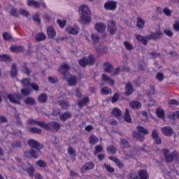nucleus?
Segmentation results:
<instances>
[{
  "instance_id": "64",
  "label": "nucleus",
  "mask_w": 179,
  "mask_h": 179,
  "mask_svg": "<svg viewBox=\"0 0 179 179\" xmlns=\"http://www.w3.org/2000/svg\"><path fill=\"white\" fill-rule=\"evenodd\" d=\"M173 30L175 31H179V22H177L173 24Z\"/></svg>"
},
{
  "instance_id": "25",
  "label": "nucleus",
  "mask_w": 179,
  "mask_h": 179,
  "mask_svg": "<svg viewBox=\"0 0 179 179\" xmlns=\"http://www.w3.org/2000/svg\"><path fill=\"white\" fill-rule=\"evenodd\" d=\"M129 106L131 108H134V110H139L141 107H142V103L139 101H133L130 102Z\"/></svg>"
},
{
  "instance_id": "14",
  "label": "nucleus",
  "mask_w": 179,
  "mask_h": 179,
  "mask_svg": "<svg viewBox=\"0 0 179 179\" xmlns=\"http://www.w3.org/2000/svg\"><path fill=\"white\" fill-rule=\"evenodd\" d=\"M162 134L163 135H165V136H171L173 134H174V131H173V129L170 127H164L161 129Z\"/></svg>"
},
{
  "instance_id": "57",
  "label": "nucleus",
  "mask_w": 179,
  "mask_h": 179,
  "mask_svg": "<svg viewBox=\"0 0 179 179\" xmlns=\"http://www.w3.org/2000/svg\"><path fill=\"white\" fill-rule=\"evenodd\" d=\"M36 164L38 166V167H45V166H47V163L43 160L38 161Z\"/></svg>"
},
{
  "instance_id": "20",
  "label": "nucleus",
  "mask_w": 179,
  "mask_h": 179,
  "mask_svg": "<svg viewBox=\"0 0 179 179\" xmlns=\"http://www.w3.org/2000/svg\"><path fill=\"white\" fill-rule=\"evenodd\" d=\"M47 34L49 38H54L57 36V32L52 27H48L47 28Z\"/></svg>"
},
{
  "instance_id": "38",
  "label": "nucleus",
  "mask_w": 179,
  "mask_h": 179,
  "mask_svg": "<svg viewBox=\"0 0 179 179\" xmlns=\"http://www.w3.org/2000/svg\"><path fill=\"white\" fill-rule=\"evenodd\" d=\"M66 31L69 33V34H78V29H75L74 27H69V28L66 29Z\"/></svg>"
},
{
  "instance_id": "24",
  "label": "nucleus",
  "mask_w": 179,
  "mask_h": 179,
  "mask_svg": "<svg viewBox=\"0 0 179 179\" xmlns=\"http://www.w3.org/2000/svg\"><path fill=\"white\" fill-rule=\"evenodd\" d=\"M112 115L115 117L116 118H121V115H122V113L121 110L118 108H114L112 110Z\"/></svg>"
},
{
  "instance_id": "18",
  "label": "nucleus",
  "mask_w": 179,
  "mask_h": 179,
  "mask_svg": "<svg viewBox=\"0 0 179 179\" xmlns=\"http://www.w3.org/2000/svg\"><path fill=\"white\" fill-rule=\"evenodd\" d=\"M133 179H148V172L145 170L138 171V176L132 177Z\"/></svg>"
},
{
  "instance_id": "46",
  "label": "nucleus",
  "mask_w": 179,
  "mask_h": 179,
  "mask_svg": "<svg viewBox=\"0 0 179 179\" xmlns=\"http://www.w3.org/2000/svg\"><path fill=\"white\" fill-rule=\"evenodd\" d=\"M87 103H89V98L85 97L82 101L78 102V106L79 107H83V106H85Z\"/></svg>"
},
{
  "instance_id": "34",
  "label": "nucleus",
  "mask_w": 179,
  "mask_h": 179,
  "mask_svg": "<svg viewBox=\"0 0 179 179\" xmlns=\"http://www.w3.org/2000/svg\"><path fill=\"white\" fill-rule=\"evenodd\" d=\"M156 114L158 118H164V110L161 108L156 110Z\"/></svg>"
},
{
  "instance_id": "44",
  "label": "nucleus",
  "mask_w": 179,
  "mask_h": 179,
  "mask_svg": "<svg viewBox=\"0 0 179 179\" xmlns=\"http://www.w3.org/2000/svg\"><path fill=\"white\" fill-rule=\"evenodd\" d=\"M38 100L39 103H45L47 101V94H41L38 96Z\"/></svg>"
},
{
  "instance_id": "56",
  "label": "nucleus",
  "mask_w": 179,
  "mask_h": 179,
  "mask_svg": "<svg viewBox=\"0 0 179 179\" xmlns=\"http://www.w3.org/2000/svg\"><path fill=\"white\" fill-rule=\"evenodd\" d=\"M32 19L34 22H37V23H40L41 22V19L38 16V13H36L33 17Z\"/></svg>"
},
{
  "instance_id": "7",
  "label": "nucleus",
  "mask_w": 179,
  "mask_h": 179,
  "mask_svg": "<svg viewBox=\"0 0 179 179\" xmlns=\"http://www.w3.org/2000/svg\"><path fill=\"white\" fill-rule=\"evenodd\" d=\"M8 99H9L11 103H14L15 104H20V100H22V95L20 94H8L7 96Z\"/></svg>"
},
{
  "instance_id": "31",
  "label": "nucleus",
  "mask_w": 179,
  "mask_h": 179,
  "mask_svg": "<svg viewBox=\"0 0 179 179\" xmlns=\"http://www.w3.org/2000/svg\"><path fill=\"white\" fill-rule=\"evenodd\" d=\"M136 38H137V40H138V41H141V43H143V44L144 45H148V41H146L145 37H143V36L139 35V34H136Z\"/></svg>"
},
{
  "instance_id": "41",
  "label": "nucleus",
  "mask_w": 179,
  "mask_h": 179,
  "mask_svg": "<svg viewBox=\"0 0 179 179\" xmlns=\"http://www.w3.org/2000/svg\"><path fill=\"white\" fill-rule=\"evenodd\" d=\"M101 94H111V89L104 87L101 90Z\"/></svg>"
},
{
  "instance_id": "59",
  "label": "nucleus",
  "mask_w": 179,
  "mask_h": 179,
  "mask_svg": "<svg viewBox=\"0 0 179 179\" xmlns=\"http://www.w3.org/2000/svg\"><path fill=\"white\" fill-rule=\"evenodd\" d=\"M164 34H166V36H167L168 37H173V31H171L170 29H165L164 31Z\"/></svg>"
},
{
  "instance_id": "23",
  "label": "nucleus",
  "mask_w": 179,
  "mask_h": 179,
  "mask_svg": "<svg viewBox=\"0 0 179 179\" xmlns=\"http://www.w3.org/2000/svg\"><path fill=\"white\" fill-rule=\"evenodd\" d=\"M102 80H103V82H106V83H108L110 86L114 85V80L110 78V77H108L106 74L102 75Z\"/></svg>"
},
{
  "instance_id": "37",
  "label": "nucleus",
  "mask_w": 179,
  "mask_h": 179,
  "mask_svg": "<svg viewBox=\"0 0 179 179\" xmlns=\"http://www.w3.org/2000/svg\"><path fill=\"white\" fill-rule=\"evenodd\" d=\"M96 48V51H97V52H99L100 54H106L107 52V47L104 46V47H95Z\"/></svg>"
},
{
  "instance_id": "2",
  "label": "nucleus",
  "mask_w": 179,
  "mask_h": 179,
  "mask_svg": "<svg viewBox=\"0 0 179 179\" xmlns=\"http://www.w3.org/2000/svg\"><path fill=\"white\" fill-rule=\"evenodd\" d=\"M80 19L85 24H89L92 22V13L87 6L83 5L79 7Z\"/></svg>"
},
{
  "instance_id": "61",
  "label": "nucleus",
  "mask_w": 179,
  "mask_h": 179,
  "mask_svg": "<svg viewBox=\"0 0 179 179\" xmlns=\"http://www.w3.org/2000/svg\"><path fill=\"white\" fill-rule=\"evenodd\" d=\"M31 132H34V134H41V129L38 128H31L30 129Z\"/></svg>"
},
{
  "instance_id": "10",
  "label": "nucleus",
  "mask_w": 179,
  "mask_h": 179,
  "mask_svg": "<svg viewBox=\"0 0 179 179\" xmlns=\"http://www.w3.org/2000/svg\"><path fill=\"white\" fill-rule=\"evenodd\" d=\"M104 8L106 10H115L117 9V2L109 1L105 3Z\"/></svg>"
},
{
  "instance_id": "54",
  "label": "nucleus",
  "mask_w": 179,
  "mask_h": 179,
  "mask_svg": "<svg viewBox=\"0 0 179 179\" xmlns=\"http://www.w3.org/2000/svg\"><path fill=\"white\" fill-rule=\"evenodd\" d=\"M22 94H23V96H27L29 94H30V93L31 92V90L29 89H22L21 90Z\"/></svg>"
},
{
  "instance_id": "52",
  "label": "nucleus",
  "mask_w": 179,
  "mask_h": 179,
  "mask_svg": "<svg viewBox=\"0 0 179 179\" xmlns=\"http://www.w3.org/2000/svg\"><path fill=\"white\" fill-rule=\"evenodd\" d=\"M3 38L6 41L10 40L12 35L9 32H5L3 34Z\"/></svg>"
},
{
  "instance_id": "39",
  "label": "nucleus",
  "mask_w": 179,
  "mask_h": 179,
  "mask_svg": "<svg viewBox=\"0 0 179 179\" xmlns=\"http://www.w3.org/2000/svg\"><path fill=\"white\" fill-rule=\"evenodd\" d=\"M137 130L138 131V132L143 134L144 135H148V134H149L148 129H145L142 126L137 127Z\"/></svg>"
},
{
  "instance_id": "19",
  "label": "nucleus",
  "mask_w": 179,
  "mask_h": 179,
  "mask_svg": "<svg viewBox=\"0 0 179 179\" xmlns=\"http://www.w3.org/2000/svg\"><path fill=\"white\" fill-rule=\"evenodd\" d=\"M121 71V69L120 68H106L105 69V72H107L108 73H110V75H118Z\"/></svg>"
},
{
  "instance_id": "63",
  "label": "nucleus",
  "mask_w": 179,
  "mask_h": 179,
  "mask_svg": "<svg viewBox=\"0 0 179 179\" xmlns=\"http://www.w3.org/2000/svg\"><path fill=\"white\" fill-rule=\"evenodd\" d=\"M100 152H103V147L101 145H96L95 147V153H100Z\"/></svg>"
},
{
  "instance_id": "8",
  "label": "nucleus",
  "mask_w": 179,
  "mask_h": 179,
  "mask_svg": "<svg viewBox=\"0 0 179 179\" xmlns=\"http://www.w3.org/2000/svg\"><path fill=\"white\" fill-rule=\"evenodd\" d=\"M163 36V33L161 31L152 32L150 35L145 37L146 40H160Z\"/></svg>"
},
{
  "instance_id": "16",
  "label": "nucleus",
  "mask_w": 179,
  "mask_h": 179,
  "mask_svg": "<svg viewBox=\"0 0 179 179\" xmlns=\"http://www.w3.org/2000/svg\"><path fill=\"white\" fill-rule=\"evenodd\" d=\"M94 168V164L93 162H87L81 167V173H86L87 170H92Z\"/></svg>"
},
{
  "instance_id": "53",
  "label": "nucleus",
  "mask_w": 179,
  "mask_h": 179,
  "mask_svg": "<svg viewBox=\"0 0 179 179\" xmlns=\"http://www.w3.org/2000/svg\"><path fill=\"white\" fill-rule=\"evenodd\" d=\"M57 23L62 29H64V27H65V25L66 24V21L57 20Z\"/></svg>"
},
{
  "instance_id": "47",
  "label": "nucleus",
  "mask_w": 179,
  "mask_h": 179,
  "mask_svg": "<svg viewBox=\"0 0 179 179\" xmlns=\"http://www.w3.org/2000/svg\"><path fill=\"white\" fill-rule=\"evenodd\" d=\"M124 118V121H126L127 122H131V115H129V110L127 108L126 109V113Z\"/></svg>"
},
{
  "instance_id": "43",
  "label": "nucleus",
  "mask_w": 179,
  "mask_h": 179,
  "mask_svg": "<svg viewBox=\"0 0 179 179\" xmlns=\"http://www.w3.org/2000/svg\"><path fill=\"white\" fill-rule=\"evenodd\" d=\"M59 104L61 106L62 108L64 110H66L68 107H69V103L66 101H59Z\"/></svg>"
},
{
  "instance_id": "48",
  "label": "nucleus",
  "mask_w": 179,
  "mask_h": 179,
  "mask_svg": "<svg viewBox=\"0 0 179 179\" xmlns=\"http://www.w3.org/2000/svg\"><path fill=\"white\" fill-rule=\"evenodd\" d=\"M19 12L22 16H25V17H29V16H30V13L24 9L20 8Z\"/></svg>"
},
{
  "instance_id": "21",
  "label": "nucleus",
  "mask_w": 179,
  "mask_h": 179,
  "mask_svg": "<svg viewBox=\"0 0 179 179\" xmlns=\"http://www.w3.org/2000/svg\"><path fill=\"white\" fill-rule=\"evenodd\" d=\"M133 93H134V87H132V84H131L130 83H127L126 84L124 94H126V96H131V94Z\"/></svg>"
},
{
  "instance_id": "40",
  "label": "nucleus",
  "mask_w": 179,
  "mask_h": 179,
  "mask_svg": "<svg viewBox=\"0 0 179 179\" xmlns=\"http://www.w3.org/2000/svg\"><path fill=\"white\" fill-rule=\"evenodd\" d=\"M45 34L43 33H39L36 36V41H43V40H45Z\"/></svg>"
},
{
  "instance_id": "60",
  "label": "nucleus",
  "mask_w": 179,
  "mask_h": 179,
  "mask_svg": "<svg viewBox=\"0 0 179 179\" xmlns=\"http://www.w3.org/2000/svg\"><path fill=\"white\" fill-rule=\"evenodd\" d=\"M120 99V95L119 94H114L113 96L112 97L111 101L112 103H117L118 101V99Z\"/></svg>"
},
{
  "instance_id": "17",
  "label": "nucleus",
  "mask_w": 179,
  "mask_h": 179,
  "mask_svg": "<svg viewBox=\"0 0 179 179\" xmlns=\"http://www.w3.org/2000/svg\"><path fill=\"white\" fill-rule=\"evenodd\" d=\"M106 28L107 26L103 22H98L95 24V30H96L98 33H103Z\"/></svg>"
},
{
  "instance_id": "29",
  "label": "nucleus",
  "mask_w": 179,
  "mask_h": 179,
  "mask_svg": "<svg viewBox=\"0 0 179 179\" xmlns=\"http://www.w3.org/2000/svg\"><path fill=\"white\" fill-rule=\"evenodd\" d=\"M71 117H72V114L69 112H66L60 115V120L61 121H66V120L71 118Z\"/></svg>"
},
{
  "instance_id": "45",
  "label": "nucleus",
  "mask_w": 179,
  "mask_h": 179,
  "mask_svg": "<svg viewBox=\"0 0 179 179\" xmlns=\"http://www.w3.org/2000/svg\"><path fill=\"white\" fill-rule=\"evenodd\" d=\"M108 153H110V155H114L117 152V148L114 146H109L106 149Z\"/></svg>"
},
{
  "instance_id": "5",
  "label": "nucleus",
  "mask_w": 179,
  "mask_h": 179,
  "mask_svg": "<svg viewBox=\"0 0 179 179\" xmlns=\"http://www.w3.org/2000/svg\"><path fill=\"white\" fill-rule=\"evenodd\" d=\"M96 62V59L93 55H90L88 57H83L81 59L78 61L79 65L85 68V66H87V65H94Z\"/></svg>"
},
{
  "instance_id": "3",
  "label": "nucleus",
  "mask_w": 179,
  "mask_h": 179,
  "mask_svg": "<svg viewBox=\"0 0 179 179\" xmlns=\"http://www.w3.org/2000/svg\"><path fill=\"white\" fill-rule=\"evenodd\" d=\"M66 68L59 69V72H61L66 79L69 86H76L78 85V78L75 76L70 75Z\"/></svg>"
},
{
  "instance_id": "36",
  "label": "nucleus",
  "mask_w": 179,
  "mask_h": 179,
  "mask_svg": "<svg viewBox=\"0 0 179 179\" xmlns=\"http://www.w3.org/2000/svg\"><path fill=\"white\" fill-rule=\"evenodd\" d=\"M22 50H23V47H22V46H11L10 48V50L12 52H20V51H22Z\"/></svg>"
},
{
  "instance_id": "27",
  "label": "nucleus",
  "mask_w": 179,
  "mask_h": 179,
  "mask_svg": "<svg viewBox=\"0 0 179 179\" xmlns=\"http://www.w3.org/2000/svg\"><path fill=\"white\" fill-rule=\"evenodd\" d=\"M27 5L28 6H34L36 9H38V8H40V3L34 0H28Z\"/></svg>"
},
{
  "instance_id": "32",
  "label": "nucleus",
  "mask_w": 179,
  "mask_h": 179,
  "mask_svg": "<svg viewBox=\"0 0 179 179\" xmlns=\"http://www.w3.org/2000/svg\"><path fill=\"white\" fill-rule=\"evenodd\" d=\"M135 139H137V141H140V142H143V139H145V137L143 136V135H141L139 133H137L136 131H134L133 134Z\"/></svg>"
},
{
  "instance_id": "12",
  "label": "nucleus",
  "mask_w": 179,
  "mask_h": 179,
  "mask_svg": "<svg viewBox=\"0 0 179 179\" xmlns=\"http://www.w3.org/2000/svg\"><path fill=\"white\" fill-rule=\"evenodd\" d=\"M59 124L55 122H52L48 124H45L44 125V129H59Z\"/></svg>"
},
{
  "instance_id": "30",
  "label": "nucleus",
  "mask_w": 179,
  "mask_h": 179,
  "mask_svg": "<svg viewBox=\"0 0 179 179\" xmlns=\"http://www.w3.org/2000/svg\"><path fill=\"white\" fill-rule=\"evenodd\" d=\"M136 26L138 29H143L145 27V20L141 17H138Z\"/></svg>"
},
{
  "instance_id": "51",
  "label": "nucleus",
  "mask_w": 179,
  "mask_h": 179,
  "mask_svg": "<svg viewBox=\"0 0 179 179\" xmlns=\"http://www.w3.org/2000/svg\"><path fill=\"white\" fill-rule=\"evenodd\" d=\"M124 45L125 46L127 50H128L129 51H131V50H134V47L132 46V45H131V43L127 41L124 42Z\"/></svg>"
},
{
  "instance_id": "42",
  "label": "nucleus",
  "mask_w": 179,
  "mask_h": 179,
  "mask_svg": "<svg viewBox=\"0 0 179 179\" xmlns=\"http://www.w3.org/2000/svg\"><path fill=\"white\" fill-rule=\"evenodd\" d=\"M26 156L27 157H34V159H37L38 156L37 154H36V152L34 150H31L30 152H26Z\"/></svg>"
},
{
  "instance_id": "6",
  "label": "nucleus",
  "mask_w": 179,
  "mask_h": 179,
  "mask_svg": "<svg viewBox=\"0 0 179 179\" xmlns=\"http://www.w3.org/2000/svg\"><path fill=\"white\" fill-rule=\"evenodd\" d=\"M17 171H22L23 170L24 171H27L28 174L29 176H33L34 174V168L30 165V164L27 163L26 164L23 165L22 167L20 169V166H17V168H16Z\"/></svg>"
},
{
  "instance_id": "49",
  "label": "nucleus",
  "mask_w": 179,
  "mask_h": 179,
  "mask_svg": "<svg viewBox=\"0 0 179 179\" xmlns=\"http://www.w3.org/2000/svg\"><path fill=\"white\" fill-rule=\"evenodd\" d=\"M103 167L108 171V173H114V168L110 166L108 164H104Z\"/></svg>"
},
{
  "instance_id": "26",
  "label": "nucleus",
  "mask_w": 179,
  "mask_h": 179,
  "mask_svg": "<svg viewBox=\"0 0 179 179\" xmlns=\"http://www.w3.org/2000/svg\"><path fill=\"white\" fill-rule=\"evenodd\" d=\"M109 160H112V162H114L120 169H122L124 167V164L121 162L118 159H117L115 157L110 156L108 157Z\"/></svg>"
},
{
  "instance_id": "4",
  "label": "nucleus",
  "mask_w": 179,
  "mask_h": 179,
  "mask_svg": "<svg viewBox=\"0 0 179 179\" xmlns=\"http://www.w3.org/2000/svg\"><path fill=\"white\" fill-rule=\"evenodd\" d=\"M162 153L164 154L165 160L167 163H170V162H173V160H178L179 159L178 152H177V151L170 153L169 150L164 149L163 150Z\"/></svg>"
},
{
  "instance_id": "62",
  "label": "nucleus",
  "mask_w": 179,
  "mask_h": 179,
  "mask_svg": "<svg viewBox=\"0 0 179 179\" xmlns=\"http://www.w3.org/2000/svg\"><path fill=\"white\" fill-rule=\"evenodd\" d=\"M103 68H113V64H111L110 62H106L103 64Z\"/></svg>"
},
{
  "instance_id": "1",
  "label": "nucleus",
  "mask_w": 179,
  "mask_h": 179,
  "mask_svg": "<svg viewBox=\"0 0 179 179\" xmlns=\"http://www.w3.org/2000/svg\"><path fill=\"white\" fill-rule=\"evenodd\" d=\"M120 145L122 149H126L129 152V153H127L125 152V151H123L126 160H131V159H135V156L139 155V152H143V149L139 147L137 148H129V144L128 143V141H127L126 139H121Z\"/></svg>"
},
{
  "instance_id": "35",
  "label": "nucleus",
  "mask_w": 179,
  "mask_h": 179,
  "mask_svg": "<svg viewBox=\"0 0 179 179\" xmlns=\"http://www.w3.org/2000/svg\"><path fill=\"white\" fill-rule=\"evenodd\" d=\"M90 145H96L97 142H99V138H97L96 136H91L89 138Z\"/></svg>"
},
{
  "instance_id": "28",
  "label": "nucleus",
  "mask_w": 179,
  "mask_h": 179,
  "mask_svg": "<svg viewBox=\"0 0 179 179\" xmlns=\"http://www.w3.org/2000/svg\"><path fill=\"white\" fill-rule=\"evenodd\" d=\"M10 61H12V58H10V56H9V55H0L1 62H9Z\"/></svg>"
},
{
  "instance_id": "9",
  "label": "nucleus",
  "mask_w": 179,
  "mask_h": 179,
  "mask_svg": "<svg viewBox=\"0 0 179 179\" xmlns=\"http://www.w3.org/2000/svg\"><path fill=\"white\" fill-rule=\"evenodd\" d=\"M108 31L110 33V34H115V31H117L115 21L112 20L108 22Z\"/></svg>"
},
{
  "instance_id": "15",
  "label": "nucleus",
  "mask_w": 179,
  "mask_h": 179,
  "mask_svg": "<svg viewBox=\"0 0 179 179\" xmlns=\"http://www.w3.org/2000/svg\"><path fill=\"white\" fill-rule=\"evenodd\" d=\"M91 40L92 41L93 45L96 48L97 45H100V36L97 34H91Z\"/></svg>"
},
{
  "instance_id": "50",
  "label": "nucleus",
  "mask_w": 179,
  "mask_h": 179,
  "mask_svg": "<svg viewBox=\"0 0 179 179\" xmlns=\"http://www.w3.org/2000/svg\"><path fill=\"white\" fill-rule=\"evenodd\" d=\"M24 103H25V104L33 105V104H35L36 101H34V99L33 98L28 97L26 99V100H24Z\"/></svg>"
},
{
  "instance_id": "13",
  "label": "nucleus",
  "mask_w": 179,
  "mask_h": 179,
  "mask_svg": "<svg viewBox=\"0 0 179 179\" xmlns=\"http://www.w3.org/2000/svg\"><path fill=\"white\" fill-rule=\"evenodd\" d=\"M152 138L154 139L155 143L157 145H160L162 143V138L159 137V131L156 129H153L152 131Z\"/></svg>"
},
{
  "instance_id": "58",
  "label": "nucleus",
  "mask_w": 179,
  "mask_h": 179,
  "mask_svg": "<svg viewBox=\"0 0 179 179\" xmlns=\"http://www.w3.org/2000/svg\"><path fill=\"white\" fill-rule=\"evenodd\" d=\"M68 152L71 156V157H73L72 160H73L75 159V150H73V149H72V148L70 147L68 148Z\"/></svg>"
},
{
  "instance_id": "11",
  "label": "nucleus",
  "mask_w": 179,
  "mask_h": 179,
  "mask_svg": "<svg viewBox=\"0 0 179 179\" xmlns=\"http://www.w3.org/2000/svg\"><path fill=\"white\" fill-rule=\"evenodd\" d=\"M28 145L31 148H34L38 152H40V149H43V145L36 141V140L31 139L28 141Z\"/></svg>"
},
{
  "instance_id": "33",
  "label": "nucleus",
  "mask_w": 179,
  "mask_h": 179,
  "mask_svg": "<svg viewBox=\"0 0 179 179\" xmlns=\"http://www.w3.org/2000/svg\"><path fill=\"white\" fill-rule=\"evenodd\" d=\"M10 16H13L14 17H19L20 16V14L17 10L13 7H12L10 10Z\"/></svg>"
},
{
  "instance_id": "55",
  "label": "nucleus",
  "mask_w": 179,
  "mask_h": 179,
  "mask_svg": "<svg viewBox=\"0 0 179 179\" xmlns=\"http://www.w3.org/2000/svg\"><path fill=\"white\" fill-rule=\"evenodd\" d=\"M157 80H159V82H162L163 79H164V76H163V73H157L156 76Z\"/></svg>"
},
{
  "instance_id": "22",
  "label": "nucleus",
  "mask_w": 179,
  "mask_h": 179,
  "mask_svg": "<svg viewBox=\"0 0 179 179\" xmlns=\"http://www.w3.org/2000/svg\"><path fill=\"white\" fill-rule=\"evenodd\" d=\"M28 124L29 125H38V127H41L42 128H44L45 127V123L43 122H38L33 119H29L28 120Z\"/></svg>"
}]
</instances>
